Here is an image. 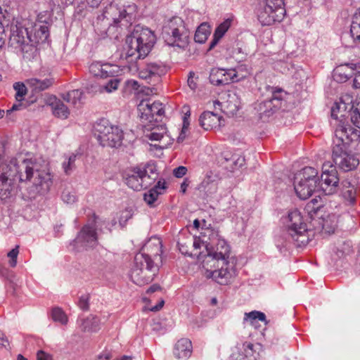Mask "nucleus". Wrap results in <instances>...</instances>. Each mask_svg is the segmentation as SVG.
<instances>
[{
  "mask_svg": "<svg viewBox=\"0 0 360 360\" xmlns=\"http://www.w3.org/2000/svg\"><path fill=\"white\" fill-rule=\"evenodd\" d=\"M15 177L20 182L32 181L37 191L41 193L47 192L53 183L51 174L40 170L35 161L21 156L12 158L9 164L2 165L0 169V198L2 200L13 195Z\"/></svg>",
  "mask_w": 360,
  "mask_h": 360,
  "instance_id": "nucleus-1",
  "label": "nucleus"
},
{
  "mask_svg": "<svg viewBox=\"0 0 360 360\" xmlns=\"http://www.w3.org/2000/svg\"><path fill=\"white\" fill-rule=\"evenodd\" d=\"M207 255L202 261V266L208 268L209 263L218 268L213 271H207V276L212 278L220 285H228L236 276V263L233 257L230 258V247L224 240L218 239L215 248L205 246Z\"/></svg>",
  "mask_w": 360,
  "mask_h": 360,
  "instance_id": "nucleus-2",
  "label": "nucleus"
},
{
  "mask_svg": "<svg viewBox=\"0 0 360 360\" xmlns=\"http://www.w3.org/2000/svg\"><path fill=\"white\" fill-rule=\"evenodd\" d=\"M285 231L276 239V247L281 252L285 251L291 243L296 247L308 244L314 236V231L307 227L301 213L295 210L289 212L285 219Z\"/></svg>",
  "mask_w": 360,
  "mask_h": 360,
  "instance_id": "nucleus-3",
  "label": "nucleus"
},
{
  "mask_svg": "<svg viewBox=\"0 0 360 360\" xmlns=\"http://www.w3.org/2000/svg\"><path fill=\"white\" fill-rule=\"evenodd\" d=\"M156 41L153 32L148 28L136 26L127 37L124 58L129 63L145 58Z\"/></svg>",
  "mask_w": 360,
  "mask_h": 360,
  "instance_id": "nucleus-4",
  "label": "nucleus"
},
{
  "mask_svg": "<svg viewBox=\"0 0 360 360\" xmlns=\"http://www.w3.org/2000/svg\"><path fill=\"white\" fill-rule=\"evenodd\" d=\"M158 177L157 167L154 163L137 166L125 172L126 184L134 191L146 189L154 184Z\"/></svg>",
  "mask_w": 360,
  "mask_h": 360,
  "instance_id": "nucleus-5",
  "label": "nucleus"
},
{
  "mask_svg": "<svg viewBox=\"0 0 360 360\" xmlns=\"http://www.w3.org/2000/svg\"><path fill=\"white\" fill-rule=\"evenodd\" d=\"M158 270V264L148 254L139 252L134 257L130 277L134 283L143 285L153 281Z\"/></svg>",
  "mask_w": 360,
  "mask_h": 360,
  "instance_id": "nucleus-6",
  "label": "nucleus"
},
{
  "mask_svg": "<svg viewBox=\"0 0 360 360\" xmlns=\"http://www.w3.org/2000/svg\"><path fill=\"white\" fill-rule=\"evenodd\" d=\"M162 36L166 44L170 46L184 49L189 42V31L184 20L179 17H174L165 23L162 27Z\"/></svg>",
  "mask_w": 360,
  "mask_h": 360,
  "instance_id": "nucleus-7",
  "label": "nucleus"
},
{
  "mask_svg": "<svg viewBox=\"0 0 360 360\" xmlns=\"http://www.w3.org/2000/svg\"><path fill=\"white\" fill-rule=\"evenodd\" d=\"M137 6L134 4L120 6L114 2L105 8L103 17L111 20L115 26L122 29H127L135 21Z\"/></svg>",
  "mask_w": 360,
  "mask_h": 360,
  "instance_id": "nucleus-8",
  "label": "nucleus"
},
{
  "mask_svg": "<svg viewBox=\"0 0 360 360\" xmlns=\"http://www.w3.org/2000/svg\"><path fill=\"white\" fill-rule=\"evenodd\" d=\"M285 13L284 0H263L257 11L258 20L263 26L281 22Z\"/></svg>",
  "mask_w": 360,
  "mask_h": 360,
  "instance_id": "nucleus-9",
  "label": "nucleus"
},
{
  "mask_svg": "<svg viewBox=\"0 0 360 360\" xmlns=\"http://www.w3.org/2000/svg\"><path fill=\"white\" fill-rule=\"evenodd\" d=\"M27 28L15 27L12 30L9 38V44L15 49H20L22 58L26 61H31L38 56L37 44L30 42L26 39Z\"/></svg>",
  "mask_w": 360,
  "mask_h": 360,
  "instance_id": "nucleus-10",
  "label": "nucleus"
},
{
  "mask_svg": "<svg viewBox=\"0 0 360 360\" xmlns=\"http://www.w3.org/2000/svg\"><path fill=\"white\" fill-rule=\"evenodd\" d=\"M97 139L103 146L117 147L120 146L123 138L122 131L110 124L107 120H101L95 126Z\"/></svg>",
  "mask_w": 360,
  "mask_h": 360,
  "instance_id": "nucleus-11",
  "label": "nucleus"
},
{
  "mask_svg": "<svg viewBox=\"0 0 360 360\" xmlns=\"http://www.w3.org/2000/svg\"><path fill=\"white\" fill-rule=\"evenodd\" d=\"M333 144L332 158L336 167L345 172L355 169L359 165V159L356 155L347 151V147L338 143L335 138Z\"/></svg>",
  "mask_w": 360,
  "mask_h": 360,
  "instance_id": "nucleus-12",
  "label": "nucleus"
},
{
  "mask_svg": "<svg viewBox=\"0 0 360 360\" xmlns=\"http://www.w3.org/2000/svg\"><path fill=\"white\" fill-rule=\"evenodd\" d=\"M271 97L258 103L255 108L261 119H268L279 110L286 95V93L281 88L271 87Z\"/></svg>",
  "mask_w": 360,
  "mask_h": 360,
  "instance_id": "nucleus-13",
  "label": "nucleus"
},
{
  "mask_svg": "<svg viewBox=\"0 0 360 360\" xmlns=\"http://www.w3.org/2000/svg\"><path fill=\"white\" fill-rule=\"evenodd\" d=\"M97 217L95 214L93 219L89 220V223L84 225L77 237L72 241L76 248H94L98 244V235L96 233V219Z\"/></svg>",
  "mask_w": 360,
  "mask_h": 360,
  "instance_id": "nucleus-14",
  "label": "nucleus"
},
{
  "mask_svg": "<svg viewBox=\"0 0 360 360\" xmlns=\"http://www.w3.org/2000/svg\"><path fill=\"white\" fill-rule=\"evenodd\" d=\"M335 136L338 143L356 152L360 151V131L349 125L339 124L335 129Z\"/></svg>",
  "mask_w": 360,
  "mask_h": 360,
  "instance_id": "nucleus-15",
  "label": "nucleus"
},
{
  "mask_svg": "<svg viewBox=\"0 0 360 360\" xmlns=\"http://www.w3.org/2000/svg\"><path fill=\"white\" fill-rule=\"evenodd\" d=\"M167 72V67L160 62L147 63L139 72L141 79L146 80L148 83L158 82L160 78Z\"/></svg>",
  "mask_w": 360,
  "mask_h": 360,
  "instance_id": "nucleus-16",
  "label": "nucleus"
},
{
  "mask_svg": "<svg viewBox=\"0 0 360 360\" xmlns=\"http://www.w3.org/2000/svg\"><path fill=\"white\" fill-rule=\"evenodd\" d=\"M138 110L140 112V118L143 122L148 121L152 122L155 116H162L165 111L162 103L160 101L150 102V101H142L139 105Z\"/></svg>",
  "mask_w": 360,
  "mask_h": 360,
  "instance_id": "nucleus-17",
  "label": "nucleus"
},
{
  "mask_svg": "<svg viewBox=\"0 0 360 360\" xmlns=\"http://www.w3.org/2000/svg\"><path fill=\"white\" fill-rule=\"evenodd\" d=\"M319 191L325 195H332L338 190L339 178L335 167H332L330 172H323L319 181Z\"/></svg>",
  "mask_w": 360,
  "mask_h": 360,
  "instance_id": "nucleus-18",
  "label": "nucleus"
},
{
  "mask_svg": "<svg viewBox=\"0 0 360 360\" xmlns=\"http://www.w3.org/2000/svg\"><path fill=\"white\" fill-rule=\"evenodd\" d=\"M217 176L214 175L212 172H207L204 179L198 185V189L202 193L204 198L212 197L217 191Z\"/></svg>",
  "mask_w": 360,
  "mask_h": 360,
  "instance_id": "nucleus-19",
  "label": "nucleus"
},
{
  "mask_svg": "<svg viewBox=\"0 0 360 360\" xmlns=\"http://www.w3.org/2000/svg\"><path fill=\"white\" fill-rule=\"evenodd\" d=\"M319 176L318 171L312 167H305L300 171L297 172L294 176V181L299 182L302 185V182L310 184L312 185L319 186Z\"/></svg>",
  "mask_w": 360,
  "mask_h": 360,
  "instance_id": "nucleus-20",
  "label": "nucleus"
},
{
  "mask_svg": "<svg viewBox=\"0 0 360 360\" xmlns=\"http://www.w3.org/2000/svg\"><path fill=\"white\" fill-rule=\"evenodd\" d=\"M222 117L211 111L203 112L199 117V124L205 130H211L221 125Z\"/></svg>",
  "mask_w": 360,
  "mask_h": 360,
  "instance_id": "nucleus-21",
  "label": "nucleus"
},
{
  "mask_svg": "<svg viewBox=\"0 0 360 360\" xmlns=\"http://www.w3.org/2000/svg\"><path fill=\"white\" fill-rule=\"evenodd\" d=\"M49 37V31L46 25H35L31 31L27 30L26 39H27L30 42L35 43L38 45L46 42Z\"/></svg>",
  "mask_w": 360,
  "mask_h": 360,
  "instance_id": "nucleus-22",
  "label": "nucleus"
},
{
  "mask_svg": "<svg viewBox=\"0 0 360 360\" xmlns=\"http://www.w3.org/2000/svg\"><path fill=\"white\" fill-rule=\"evenodd\" d=\"M142 252L148 254L155 261L161 262L162 242L159 238L152 237L142 248Z\"/></svg>",
  "mask_w": 360,
  "mask_h": 360,
  "instance_id": "nucleus-23",
  "label": "nucleus"
},
{
  "mask_svg": "<svg viewBox=\"0 0 360 360\" xmlns=\"http://www.w3.org/2000/svg\"><path fill=\"white\" fill-rule=\"evenodd\" d=\"M232 77L229 75V69H212L210 75V82L216 86H223L232 82Z\"/></svg>",
  "mask_w": 360,
  "mask_h": 360,
  "instance_id": "nucleus-24",
  "label": "nucleus"
},
{
  "mask_svg": "<svg viewBox=\"0 0 360 360\" xmlns=\"http://www.w3.org/2000/svg\"><path fill=\"white\" fill-rule=\"evenodd\" d=\"M167 186L165 180L160 179L153 188L144 193V200L149 206L153 207L158 196L163 194Z\"/></svg>",
  "mask_w": 360,
  "mask_h": 360,
  "instance_id": "nucleus-25",
  "label": "nucleus"
},
{
  "mask_svg": "<svg viewBox=\"0 0 360 360\" xmlns=\"http://www.w3.org/2000/svg\"><path fill=\"white\" fill-rule=\"evenodd\" d=\"M192 352V344L190 340L182 338L177 341L174 348V356L179 359H188Z\"/></svg>",
  "mask_w": 360,
  "mask_h": 360,
  "instance_id": "nucleus-26",
  "label": "nucleus"
},
{
  "mask_svg": "<svg viewBox=\"0 0 360 360\" xmlns=\"http://www.w3.org/2000/svg\"><path fill=\"white\" fill-rule=\"evenodd\" d=\"M294 189L297 195L302 200H306L312 195L314 193L320 191L319 186L312 185L310 184L302 182V185L299 182L294 181Z\"/></svg>",
  "mask_w": 360,
  "mask_h": 360,
  "instance_id": "nucleus-27",
  "label": "nucleus"
},
{
  "mask_svg": "<svg viewBox=\"0 0 360 360\" xmlns=\"http://www.w3.org/2000/svg\"><path fill=\"white\" fill-rule=\"evenodd\" d=\"M50 105L51 107L53 115L59 118L66 119L70 115V110L68 108L62 101L56 98V97L53 98Z\"/></svg>",
  "mask_w": 360,
  "mask_h": 360,
  "instance_id": "nucleus-28",
  "label": "nucleus"
},
{
  "mask_svg": "<svg viewBox=\"0 0 360 360\" xmlns=\"http://www.w3.org/2000/svg\"><path fill=\"white\" fill-rule=\"evenodd\" d=\"M350 34L355 44L360 47V9L357 10L353 15Z\"/></svg>",
  "mask_w": 360,
  "mask_h": 360,
  "instance_id": "nucleus-29",
  "label": "nucleus"
},
{
  "mask_svg": "<svg viewBox=\"0 0 360 360\" xmlns=\"http://www.w3.org/2000/svg\"><path fill=\"white\" fill-rule=\"evenodd\" d=\"M28 85L33 89L35 92H39L49 89L53 84V79L46 78L39 79L37 78H31L27 81Z\"/></svg>",
  "mask_w": 360,
  "mask_h": 360,
  "instance_id": "nucleus-30",
  "label": "nucleus"
},
{
  "mask_svg": "<svg viewBox=\"0 0 360 360\" xmlns=\"http://www.w3.org/2000/svg\"><path fill=\"white\" fill-rule=\"evenodd\" d=\"M354 64L342 65L337 68L333 73V77L338 82H345L352 77V70H353Z\"/></svg>",
  "mask_w": 360,
  "mask_h": 360,
  "instance_id": "nucleus-31",
  "label": "nucleus"
},
{
  "mask_svg": "<svg viewBox=\"0 0 360 360\" xmlns=\"http://www.w3.org/2000/svg\"><path fill=\"white\" fill-rule=\"evenodd\" d=\"M250 75V70L245 64L239 65L233 69H229V75L232 77V82H239Z\"/></svg>",
  "mask_w": 360,
  "mask_h": 360,
  "instance_id": "nucleus-32",
  "label": "nucleus"
},
{
  "mask_svg": "<svg viewBox=\"0 0 360 360\" xmlns=\"http://www.w3.org/2000/svg\"><path fill=\"white\" fill-rule=\"evenodd\" d=\"M110 68L111 66L108 64L101 65L99 63H93L89 66V72L96 77H107L112 74Z\"/></svg>",
  "mask_w": 360,
  "mask_h": 360,
  "instance_id": "nucleus-33",
  "label": "nucleus"
},
{
  "mask_svg": "<svg viewBox=\"0 0 360 360\" xmlns=\"http://www.w3.org/2000/svg\"><path fill=\"white\" fill-rule=\"evenodd\" d=\"M81 321L80 327L84 332H96L99 329L100 320L97 316L90 315Z\"/></svg>",
  "mask_w": 360,
  "mask_h": 360,
  "instance_id": "nucleus-34",
  "label": "nucleus"
},
{
  "mask_svg": "<svg viewBox=\"0 0 360 360\" xmlns=\"http://www.w3.org/2000/svg\"><path fill=\"white\" fill-rule=\"evenodd\" d=\"M211 31L207 23H202L196 30L194 40L199 44H203L207 39Z\"/></svg>",
  "mask_w": 360,
  "mask_h": 360,
  "instance_id": "nucleus-35",
  "label": "nucleus"
},
{
  "mask_svg": "<svg viewBox=\"0 0 360 360\" xmlns=\"http://www.w3.org/2000/svg\"><path fill=\"white\" fill-rule=\"evenodd\" d=\"M82 94V91L79 89H74L66 94H63L62 97L63 100L68 103H71L74 106H77V105L81 102Z\"/></svg>",
  "mask_w": 360,
  "mask_h": 360,
  "instance_id": "nucleus-36",
  "label": "nucleus"
},
{
  "mask_svg": "<svg viewBox=\"0 0 360 360\" xmlns=\"http://www.w3.org/2000/svg\"><path fill=\"white\" fill-rule=\"evenodd\" d=\"M244 320L249 321L250 323L254 326H255L257 320L264 322L265 325L268 323L264 313L258 311H252L249 313H245Z\"/></svg>",
  "mask_w": 360,
  "mask_h": 360,
  "instance_id": "nucleus-37",
  "label": "nucleus"
},
{
  "mask_svg": "<svg viewBox=\"0 0 360 360\" xmlns=\"http://www.w3.org/2000/svg\"><path fill=\"white\" fill-rule=\"evenodd\" d=\"M166 135V127L163 125H160L156 127L152 128L149 134H146L145 136L150 141H161Z\"/></svg>",
  "mask_w": 360,
  "mask_h": 360,
  "instance_id": "nucleus-38",
  "label": "nucleus"
},
{
  "mask_svg": "<svg viewBox=\"0 0 360 360\" xmlns=\"http://www.w3.org/2000/svg\"><path fill=\"white\" fill-rule=\"evenodd\" d=\"M343 187L348 188L343 191V195L351 204H354L356 201V189L351 185L350 182H342Z\"/></svg>",
  "mask_w": 360,
  "mask_h": 360,
  "instance_id": "nucleus-39",
  "label": "nucleus"
},
{
  "mask_svg": "<svg viewBox=\"0 0 360 360\" xmlns=\"http://www.w3.org/2000/svg\"><path fill=\"white\" fill-rule=\"evenodd\" d=\"M51 317L54 321L60 322L63 325L66 324L68 322V318L65 314L58 307H56L52 309Z\"/></svg>",
  "mask_w": 360,
  "mask_h": 360,
  "instance_id": "nucleus-40",
  "label": "nucleus"
},
{
  "mask_svg": "<svg viewBox=\"0 0 360 360\" xmlns=\"http://www.w3.org/2000/svg\"><path fill=\"white\" fill-rule=\"evenodd\" d=\"M231 25V20L226 19L222 22L214 30V34L218 37V38H222L225 33L228 31Z\"/></svg>",
  "mask_w": 360,
  "mask_h": 360,
  "instance_id": "nucleus-41",
  "label": "nucleus"
},
{
  "mask_svg": "<svg viewBox=\"0 0 360 360\" xmlns=\"http://www.w3.org/2000/svg\"><path fill=\"white\" fill-rule=\"evenodd\" d=\"M348 113L350 115V120L353 124L360 129V108H354V105H352Z\"/></svg>",
  "mask_w": 360,
  "mask_h": 360,
  "instance_id": "nucleus-42",
  "label": "nucleus"
},
{
  "mask_svg": "<svg viewBox=\"0 0 360 360\" xmlns=\"http://www.w3.org/2000/svg\"><path fill=\"white\" fill-rule=\"evenodd\" d=\"M78 154L72 153L68 157L66 161L63 163V168L66 174H69L75 168V162Z\"/></svg>",
  "mask_w": 360,
  "mask_h": 360,
  "instance_id": "nucleus-43",
  "label": "nucleus"
},
{
  "mask_svg": "<svg viewBox=\"0 0 360 360\" xmlns=\"http://www.w3.org/2000/svg\"><path fill=\"white\" fill-rule=\"evenodd\" d=\"M13 89L16 91L15 98L18 101H21L24 96L27 94V88L23 83L15 82L13 84Z\"/></svg>",
  "mask_w": 360,
  "mask_h": 360,
  "instance_id": "nucleus-44",
  "label": "nucleus"
},
{
  "mask_svg": "<svg viewBox=\"0 0 360 360\" xmlns=\"http://www.w3.org/2000/svg\"><path fill=\"white\" fill-rule=\"evenodd\" d=\"M120 82L121 80L119 78L112 77L110 79L105 85L103 86V88L108 93H111L112 91L117 89Z\"/></svg>",
  "mask_w": 360,
  "mask_h": 360,
  "instance_id": "nucleus-45",
  "label": "nucleus"
},
{
  "mask_svg": "<svg viewBox=\"0 0 360 360\" xmlns=\"http://www.w3.org/2000/svg\"><path fill=\"white\" fill-rule=\"evenodd\" d=\"M89 295H82L78 301L79 307L83 311H87L89 309Z\"/></svg>",
  "mask_w": 360,
  "mask_h": 360,
  "instance_id": "nucleus-46",
  "label": "nucleus"
},
{
  "mask_svg": "<svg viewBox=\"0 0 360 360\" xmlns=\"http://www.w3.org/2000/svg\"><path fill=\"white\" fill-rule=\"evenodd\" d=\"M61 198L67 204H72L77 200L76 195L69 191H64L62 193Z\"/></svg>",
  "mask_w": 360,
  "mask_h": 360,
  "instance_id": "nucleus-47",
  "label": "nucleus"
},
{
  "mask_svg": "<svg viewBox=\"0 0 360 360\" xmlns=\"http://www.w3.org/2000/svg\"><path fill=\"white\" fill-rule=\"evenodd\" d=\"M18 255V248L12 249L8 253V257L11 259L9 261L10 266L15 267L17 264V257Z\"/></svg>",
  "mask_w": 360,
  "mask_h": 360,
  "instance_id": "nucleus-48",
  "label": "nucleus"
},
{
  "mask_svg": "<svg viewBox=\"0 0 360 360\" xmlns=\"http://www.w3.org/2000/svg\"><path fill=\"white\" fill-rule=\"evenodd\" d=\"M242 347L244 350V356L245 357H249V356H251L253 355V353H254V349H253L254 345L253 344H252L250 342H245L242 344Z\"/></svg>",
  "mask_w": 360,
  "mask_h": 360,
  "instance_id": "nucleus-49",
  "label": "nucleus"
},
{
  "mask_svg": "<svg viewBox=\"0 0 360 360\" xmlns=\"http://www.w3.org/2000/svg\"><path fill=\"white\" fill-rule=\"evenodd\" d=\"M342 107H345V103H335V105L331 108V117L333 119L338 120L339 118L338 115V112H340V108Z\"/></svg>",
  "mask_w": 360,
  "mask_h": 360,
  "instance_id": "nucleus-50",
  "label": "nucleus"
},
{
  "mask_svg": "<svg viewBox=\"0 0 360 360\" xmlns=\"http://www.w3.org/2000/svg\"><path fill=\"white\" fill-rule=\"evenodd\" d=\"M188 169L184 166H179L173 170V174L176 178H181L186 175Z\"/></svg>",
  "mask_w": 360,
  "mask_h": 360,
  "instance_id": "nucleus-51",
  "label": "nucleus"
},
{
  "mask_svg": "<svg viewBox=\"0 0 360 360\" xmlns=\"http://www.w3.org/2000/svg\"><path fill=\"white\" fill-rule=\"evenodd\" d=\"M335 225H330V221L329 220L326 219V220H323V223L322 224V229H323V231H324L326 233H334L335 231Z\"/></svg>",
  "mask_w": 360,
  "mask_h": 360,
  "instance_id": "nucleus-52",
  "label": "nucleus"
},
{
  "mask_svg": "<svg viewBox=\"0 0 360 360\" xmlns=\"http://www.w3.org/2000/svg\"><path fill=\"white\" fill-rule=\"evenodd\" d=\"M188 124H189V123L186 121V118H185L184 120V125H183L179 137L177 138V141L179 143L182 142L184 140V139L186 137V133L188 129Z\"/></svg>",
  "mask_w": 360,
  "mask_h": 360,
  "instance_id": "nucleus-53",
  "label": "nucleus"
},
{
  "mask_svg": "<svg viewBox=\"0 0 360 360\" xmlns=\"http://www.w3.org/2000/svg\"><path fill=\"white\" fill-rule=\"evenodd\" d=\"M7 35L5 32L4 27L0 22V49L4 46Z\"/></svg>",
  "mask_w": 360,
  "mask_h": 360,
  "instance_id": "nucleus-54",
  "label": "nucleus"
},
{
  "mask_svg": "<svg viewBox=\"0 0 360 360\" xmlns=\"http://www.w3.org/2000/svg\"><path fill=\"white\" fill-rule=\"evenodd\" d=\"M233 55L234 57L236 58V60H243L246 57V54H245L244 53L242 52L241 48L235 49L233 51Z\"/></svg>",
  "mask_w": 360,
  "mask_h": 360,
  "instance_id": "nucleus-55",
  "label": "nucleus"
},
{
  "mask_svg": "<svg viewBox=\"0 0 360 360\" xmlns=\"http://www.w3.org/2000/svg\"><path fill=\"white\" fill-rule=\"evenodd\" d=\"M112 358V354L111 352L104 351L102 354H101L96 360H110Z\"/></svg>",
  "mask_w": 360,
  "mask_h": 360,
  "instance_id": "nucleus-56",
  "label": "nucleus"
},
{
  "mask_svg": "<svg viewBox=\"0 0 360 360\" xmlns=\"http://www.w3.org/2000/svg\"><path fill=\"white\" fill-rule=\"evenodd\" d=\"M353 86L356 89L360 88V72H359L354 75V77L353 79Z\"/></svg>",
  "mask_w": 360,
  "mask_h": 360,
  "instance_id": "nucleus-57",
  "label": "nucleus"
},
{
  "mask_svg": "<svg viewBox=\"0 0 360 360\" xmlns=\"http://www.w3.org/2000/svg\"><path fill=\"white\" fill-rule=\"evenodd\" d=\"M332 167H337L336 165H333L330 162H326L323 164L322 166V172H330V169H332Z\"/></svg>",
  "mask_w": 360,
  "mask_h": 360,
  "instance_id": "nucleus-58",
  "label": "nucleus"
},
{
  "mask_svg": "<svg viewBox=\"0 0 360 360\" xmlns=\"http://www.w3.org/2000/svg\"><path fill=\"white\" fill-rule=\"evenodd\" d=\"M8 345V340L6 338L4 334L0 335V349L2 347L6 348Z\"/></svg>",
  "mask_w": 360,
  "mask_h": 360,
  "instance_id": "nucleus-59",
  "label": "nucleus"
},
{
  "mask_svg": "<svg viewBox=\"0 0 360 360\" xmlns=\"http://www.w3.org/2000/svg\"><path fill=\"white\" fill-rule=\"evenodd\" d=\"M221 38H218L215 34L213 35V39L210 44L209 50H212L219 41Z\"/></svg>",
  "mask_w": 360,
  "mask_h": 360,
  "instance_id": "nucleus-60",
  "label": "nucleus"
},
{
  "mask_svg": "<svg viewBox=\"0 0 360 360\" xmlns=\"http://www.w3.org/2000/svg\"><path fill=\"white\" fill-rule=\"evenodd\" d=\"M161 289L160 286L158 284H153L151 285L148 290L147 293H153L158 290H160Z\"/></svg>",
  "mask_w": 360,
  "mask_h": 360,
  "instance_id": "nucleus-61",
  "label": "nucleus"
},
{
  "mask_svg": "<svg viewBox=\"0 0 360 360\" xmlns=\"http://www.w3.org/2000/svg\"><path fill=\"white\" fill-rule=\"evenodd\" d=\"M178 246H179V251H180L183 255L191 256V254H189V253L188 252L187 249H186V247L184 244H181V243H178Z\"/></svg>",
  "mask_w": 360,
  "mask_h": 360,
  "instance_id": "nucleus-62",
  "label": "nucleus"
},
{
  "mask_svg": "<svg viewBox=\"0 0 360 360\" xmlns=\"http://www.w3.org/2000/svg\"><path fill=\"white\" fill-rule=\"evenodd\" d=\"M188 85L192 90L195 89V88L197 87L196 83L194 82L193 76L191 75L188 79Z\"/></svg>",
  "mask_w": 360,
  "mask_h": 360,
  "instance_id": "nucleus-63",
  "label": "nucleus"
},
{
  "mask_svg": "<svg viewBox=\"0 0 360 360\" xmlns=\"http://www.w3.org/2000/svg\"><path fill=\"white\" fill-rule=\"evenodd\" d=\"M188 186V181L186 179L181 184V192L182 193H185L186 192V189Z\"/></svg>",
  "mask_w": 360,
  "mask_h": 360,
  "instance_id": "nucleus-64",
  "label": "nucleus"
}]
</instances>
